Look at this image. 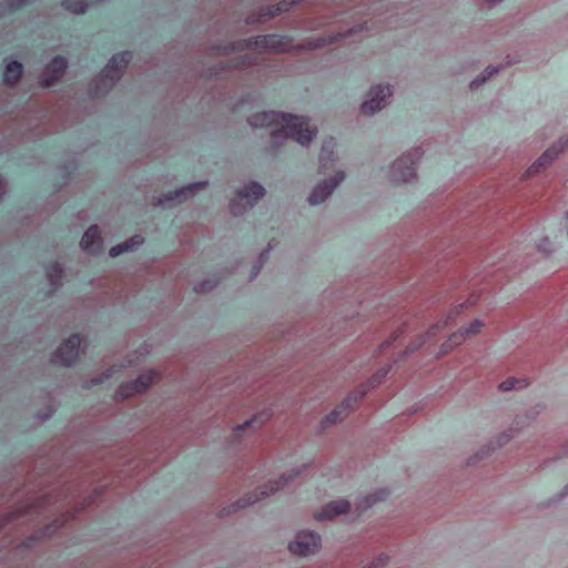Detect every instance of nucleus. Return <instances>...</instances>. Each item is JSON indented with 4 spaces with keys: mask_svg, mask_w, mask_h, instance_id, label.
I'll return each instance as SVG.
<instances>
[{
    "mask_svg": "<svg viewBox=\"0 0 568 568\" xmlns=\"http://www.w3.org/2000/svg\"><path fill=\"white\" fill-rule=\"evenodd\" d=\"M68 68V62L64 57H54L45 67V70L40 78V85L42 88L53 87L64 74Z\"/></svg>",
    "mask_w": 568,
    "mask_h": 568,
    "instance_id": "6e6552de",
    "label": "nucleus"
},
{
    "mask_svg": "<svg viewBox=\"0 0 568 568\" xmlns=\"http://www.w3.org/2000/svg\"><path fill=\"white\" fill-rule=\"evenodd\" d=\"M80 344L81 338L79 334L69 336L68 339L52 354V364L64 367L72 366L79 357Z\"/></svg>",
    "mask_w": 568,
    "mask_h": 568,
    "instance_id": "20e7f679",
    "label": "nucleus"
},
{
    "mask_svg": "<svg viewBox=\"0 0 568 568\" xmlns=\"http://www.w3.org/2000/svg\"><path fill=\"white\" fill-rule=\"evenodd\" d=\"M144 242V239L141 235H135L129 239L128 241L118 244L115 246H112L109 251V254L111 257H116L120 254L129 251H134L139 246H141Z\"/></svg>",
    "mask_w": 568,
    "mask_h": 568,
    "instance_id": "f3484780",
    "label": "nucleus"
},
{
    "mask_svg": "<svg viewBox=\"0 0 568 568\" xmlns=\"http://www.w3.org/2000/svg\"><path fill=\"white\" fill-rule=\"evenodd\" d=\"M156 377V372H146L140 375L135 381L122 384L116 395L121 398H128L134 394L143 393L153 384Z\"/></svg>",
    "mask_w": 568,
    "mask_h": 568,
    "instance_id": "0eeeda50",
    "label": "nucleus"
},
{
    "mask_svg": "<svg viewBox=\"0 0 568 568\" xmlns=\"http://www.w3.org/2000/svg\"><path fill=\"white\" fill-rule=\"evenodd\" d=\"M525 386H527V383L525 379H518L515 377H510V378L504 381L503 383H500L499 388L501 390H511L515 388H523Z\"/></svg>",
    "mask_w": 568,
    "mask_h": 568,
    "instance_id": "393cba45",
    "label": "nucleus"
},
{
    "mask_svg": "<svg viewBox=\"0 0 568 568\" xmlns=\"http://www.w3.org/2000/svg\"><path fill=\"white\" fill-rule=\"evenodd\" d=\"M329 40H335L336 38L329 37ZM333 41H329L328 43H332Z\"/></svg>",
    "mask_w": 568,
    "mask_h": 568,
    "instance_id": "e433bc0d",
    "label": "nucleus"
},
{
    "mask_svg": "<svg viewBox=\"0 0 568 568\" xmlns=\"http://www.w3.org/2000/svg\"><path fill=\"white\" fill-rule=\"evenodd\" d=\"M390 343H392L390 341L385 342V343L383 344V347H388V346L390 345Z\"/></svg>",
    "mask_w": 568,
    "mask_h": 568,
    "instance_id": "f704fd0d",
    "label": "nucleus"
},
{
    "mask_svg": "<svg viewBox=\"0 0 568 568\" xmlns=\"http://www.w3.org/2000/svg\"><path fill=\"white\" fill-rule=\"evenodd\" d=\"M371 98L365 101L362 106V113L366 115L374 114L386 104V99L392 95L389 85H377L372 88L369 92Z\"/></svg>",
    "mask_w": 568,
    "mask_h": 568,
    "instance_id": "1a4fd4ad",
    "label": "nucleus"
},
{
    "mask_svg": "<svg viewBox=\"0 0 568 568\" xmlns=\"http://www.w3.org/2000/svg\"><path fill=\"white\" fill-rule=\"evenodd\" d=\"M264 194L265 190L261 184L252 182L246 185L237 193L236 197L232 200L230 204L232 214L237 216L247 209H252L254 204L264 196Z\"/></svg>",
    "mask_w": 568,
    "mask_h": 568,
    "instance_id": "7ed1b4c3",
    "label": "nucleus"
},
{
    "mask_svg": "<svg viewBox=\"0 0 568 568\" xmlns=\"http://www.w3.org/2000/svg\"><path fill=\"white\" fill-rule=\"evenodd\" d=\"M62 7L77 14L85 13L88 10V3L84 0H63Z\"/></svg>",
    "mask_w": 568,
    "mask_h": 568,
    "instance_id": "4be33fe9",
    "label": "nucleus"
},
{
    "mask_svg": "<svg viewBox=\"0 0 568 568\" xmlns=\"http://www.w3.org/2000/svg\"><path fill=\"white\" fill-rule=\"evenodd\" d=\"M262 39H263V41H261V43L268 44V41H267V40H268L270 38L264 37V38H262ZM255 43H260V41H255Z\"/></svg>",
    "mask_w": 568,
    "mask_h": 568,
    "instance_id": "7c9ffc66",
    "label": "nucleus"
},
{
    "mask_svg": "<svg viewBox=\"0 0 568 568\" xmlns=\"http://www.w3.org/2000/svg\"><path fill=\"white\" fill-rule=\"evenodd\" d=\"M335 146H336V143L334 142V140L332 138L329 140L324 141V143L322 145V150H321V154H320V162H321L320 172L323 174H325L326 170L329 168L328 163H329V165H332L334 162L333 153H334Z\"/></svg>",
    "mask_w": 568,
    "mask_h": 568,
    "instance_id": "a211bd4d",
    "label": "nucleus"
},
{
    "mask_svg": "<svg viewBox=\"0 0 568 568\" xmlns=\"http://www.w3.org/2000/svg\"><path fill=\"white\" fill-rule=\"evenodd\" d=\"M211 290H212V286H209V282H205V283L201 284V287L199 291L204 293V292H209Z\"/></svg>",
    "mask_w": 568,
    "mask_h": 568,
    "instance_id": "c756f323",
    "label": "nucleus"
},
{
    "mask_svg": "<svg viewBox=\"0 0 568 568\" xmlns=\"http://www.w3.org/2000/svg\"><path fill=\"white\" fill-rule=\"evenodd\" d=\"M473 304H475V301H473V300L467 301V306L473 305Z\"/></svg>",
    "mask_w": 568,
    "mask_h": 568,
    "instance_id": "c9c22d12",
    "label": "nucleus"
},
{
    "mask_svg": "<svg viewBox=\"0 0 568 568\" xmlns=\"http://www.w3.org/2000/svg\"><path fill=\"white\" fill-rule=\"evenodd\" d=\"M349 503L344 499L331 501L325 506V508L321 513L315 514V519H332L337 515L346 514L349 510Z\"/></svg>",
    "mask_w": 568,
    "mask_h": 568,
    "instance_id": "4468645a",
    "label": "nucleus"
},
{
    "mask_svg": "<svg viewBox=\"0 0 568 568\" xmlns=\"http://www.w3.org/2000/svg\"><path fill=\"white\" fill-rule=\"evenodd\" d=\"M261 266H262L261 264L257 266H254V275H256L260 272Z\"/></svg>",
    "mask_w": 568,
    "mask_h": 568,
    "instance_id": "473e14b6",
    "label": "nucleus"
},
{
    "mask_svg": "<svg viewBox=\"0 0 568 568\" xmlns=\"http://www.w3.org/2000/svg\"><path fill=\"white\" fill-rule=\"evenodd\" d=\"M45 271L51 283L59 286L63 274L62 265L58 261H53L47 265Z\"/></svg>",
    "mask_w": 568,
    "mask_h": 568,
    "instance_id": "aec40b11",
    "label": "nucleus"
},
{
    "mask_svg": "<svg viewBox=\"0 0 568 568\" xmlns=\"http://www.w3.org/2000/svg\"><path fill=\"white\" fill-rule=\"evenodd\" d=\"M81 247L92 254H100L103 251V241L99 226H90L81 239Z\"/></svg>",
    "mask_w": 568,
    "mask_h": 568,
    "instance_id": "f8f14e48",
    "label": "nucleus"
},
{
    "mask_svg": "<svg viewBox=\"0 0 568 568\" xmlns=\"http://www.w3.org/2000/svg\"><path fill=\"white\" fill-rule=\"evenodd\" d=\"M568 146V139H560L556 145L546 150L539 159L528 169L527 175H532L539 172L541 168L547 166L551 161Z\"/></svg>",
    "mask_w": 568,
    "mask_h": 568,
    "instance_id": "9b49d317",
    "label": "nucleus"
},
{
    "mask_svg": "<svg viewBox=\"0 0 568 568\" xmlns=\"http://www.w3.org/2000/svg\"><path fill=\"white\" fill-rule=\"evenodd\" d=\"M497 72H498L497 68L487 67L485 70V74L481 78H478L470 83V89L471 90L477 89L479 85L485 83L487 79H489L491 75H494Z\"/></svg>",
    "mask_w": 568,
    "mask_h": 568,
    "instance_id": "a878e982",
    "label": "nucleus"
},
{
    "mask_svg": "<svg viewBox=\"0 0 568 568\" xmlns=\"http://www.w3.org/2000/svg\"><path fill=\"white\" fill-rule=\"evenodd\" d=\"M248 123L255 128H274L273 139L288 138L303 146L308 145L317 133L307 119L290 113L257 112L248 118Z\"/></svg>",
    "mask_w": 568,
    "mask_h": 568,
    "instance_id": "f257e3e1",
    "label": "nucleus"
},
{
    "mask_svg": "<svg viewBox=\"0 0 568 568\" xmlns=\"http://www.w3.org/2000/svg\"><path fill=\"white\" fill-rule=\"evenodd\" d=\"M385 375H387V371L383 372V374H381V376L378 375L377 377H374L371 382V386L372 387L376 386L381 382V378L384 377Z\"/></svg>",
    "mask_w": 568,
    "mask_h": 568,
    "instance_id": "c85d7f7f",
    "label": "nucleus"
},
{
    "mask_svg": "<svg viewBox=\"0 0 568 568\" xmlns=\"http://www.w3.org/2000/svg\"><path fill=\"white\" fill-rule=\"evenodd\" d=\"M132 59L133 53L131 51L115 53L102 70L95 85L94 95L102 97L108 93L120 79L122 71L128 67Z\"/></svg>",
    "mask_w": 568,
    "mask_h": 568,
    "instance_id": "f03ea898",
    "label": "nucleus"
},
{
    "mask_svg": "<svg viewBox=\"0 0 568 568\" xmlns=\"http://www.w3.org/2000/svg\"><path fill=\"white\" fill-rule=\"evenodd\" d=\"M463 307H464V304H459L458 306H456L455 310H453L449 313V315L443 323L439 322L435 327H432V331L429 332V334L434 335L435 333L433 331L436 329L437 327H439V325L446 326L448 324V322L454 318V316L458 315L459 310H462Z\"/></svg>",
    "mask_w": 568,
    "mask_h": 568,
    "instance_id": "cd10ccee",
    "label": "nucleus"
},
{
    "mask_svg": "<svg viewBox=\"0 0 568 568\" xmlns=\"http://www.w3.org/2000/svg\"><path fill=\"white\" fill-rule=\"evenodd\" d=\"M33 0H7V7L12 11H19L26 9L31 4Z\"/></svg>",
    "mask_w": 568,
    "mask_h": 568,
    "instance_id": "bb28decb",
    "label": "nucleus"
},
{
    "mask_svg": "<svg viewBox=\"0 0 568 568\" xmlns=\"http://www.w3.org/2000/svg\"><path fill=\"white\" fill-rule=\"evenodd\" d=\"M197 185H189L186 187H183L181 190H178L175 192H172L170 193L165 201L168 202H179L181 203L182 201L186 200L187 196L190 195H193L194 194V189L196 187Z\"/></svg>",
    "mask_w": 568,
    "mask_h": 568,
    "instance_id": "412c9836",
    "label": "nucleus"
},
{
    "mask_svg": "<svg viewBox=\"0 0 568 568\" xmlns=\"http://www.w3.org/2000/svg\"><path fill=\"white\" fill-rule=\"evenodd\" d=\"M23 67L18 61H11L7 64L6 70L3 72V82L9 85H14L19 82L22 75Z\"/></svg>",
    "mask_w": 568,
    "mask_h": 568,
    "instance_id": "6ab92c4d",
    "label": "nucleus"
},
{
    "mask_svg": "<svg viewBox=\"0 0 568 568\" xmlns=\"http://www.w3.org/2000/svg\"><path fill=\"white\" fill-rule=\"evenodd\" d=\"M336 36H337V37H341V36H343V34H342V33H337ZM348 36H352V34L349 33Z\"/></svg>",
    "mask_w": 568,
    "mask_h": 568,
    "instance_id": "4c0bfd02",
    "label": "nucleus"
},
{
    "mask_svg": "<svg viewBox=\"0 0 568 568\" xmlns=\"http://www.w3.org/2000/svg\"><path fill=\"white\" fill-rule=\"evenodd\" d=\"M320 546V535L313 531H300L295 540L290 542L288 549L292 554L305 557L316 552Z\"/></svg>",
    "mask_w": 568,
    "mask_h": 568,
    "instance_id": "39448f33",
    "label": "nucleus"
},
{
    "mask_svg": "<svg viewBox=\"0 0 568 568\" xmlns=\"http://www.w3.org/2000/svg\"><path fill=\"white\" fill-rule=\"evenodd\" d=\"M420 155L422 152L419 149H416L394 163L393 169L396 173L395 180L397 182H409L416 178V165Z\"/></svg>",
    "mask_w": 568,
    "mask_h": 568,
    "instance_id": "423d86ee",
    "label": "nucleus"
},
{
    "mask_svg": "<svg viewBox=\"0 0 568 568\" xmlns=\"http://www.w3.org/2000/svg\"><path fill=\"white\" fill-rule=\"evenodd\" d=\"M268 418V415L265 413L258 414L254 416L252 419L246 420L243 425H239L234 429V435L240 436L242 432L246 430L247 428L253 427L255 424H258L261 426L266 419Z\"/></svg>",
    "mask_w": 568,
    "mask_h": 568,
    "instance_id": "5701e85b",
    "label": "nucleus"
},
{
    "mask_svg": "<svg viewBox=\"0 0 568 568\" xmlns=\"http://www.w3.org/2000/svg\"><path fill=\"white\" fill-rule=\"evenodd\" d=\"M367 388V386H363L361 392H356L354 396H348L338 407H336V409L328 414L323 420L324 427L341 420L346 410L351 408L352 402H357L361 397H363Z\"/></svg>",
    "mask_w": 568,
    "mask_h": 568,
    "instance_id": "ddd939ff",
    "label": "nucleus"
},
{
    "mask_svg": "<svg viewBox=\"0 0 568 568\" xmlns=\"http://www.w3.org/2000/svg\"><path fill=\"white\" fill-rule=\"evenodd\" d=\"M344 179V172L338 171L336 172L334 178H331L329 180H326L323 183L317 184L308 197L310 203L320 204L324 202Z\"/></svg>",
    "mask_w": 568,
    "mask_h": 568,
    "instance_id": "9d476101",
    "label": "nucleus"
},
{
    "mask_svg": "<svg viewBox=\"0 0 568 568\" xmlns=\"http://www.w3.org/2000/svg\"><path fill=\"white\" fill-rule=\"evenodd\" d=\"M266 254H267V251L266 252H263L260 256V260H261V263L266 258Z\"/></svg>",
    "mask_w": 568,
    "mask_h": 568,
    "instance_id": "2f4dec72",
    "label": "nucleus"
},
{
    "mask_svg": "<svg viewBox=\"0 0 568 568\" xmlns=\"http://www.w3.org/2000/svg\"><path fill=\"white\" fill-rule=\"evenodd\" d=\"M113 375L112 373V369H110L106 374H105V378H111Z\"/></svg>",
    "mask_w": 568,
    "mask_h": 568,
    "instance_id": "72a5a7b5",
    "label": "nucleus"
},
{
    "mask_svg": "<svg viewBox=\"0 0 568 568\" xmlns=\"http://www.w3.org/2000/svg\"><path fill=\"white\" fill-rule=\"evenodd\" d=\"M483 327V323L478 320H475L470 326L465 331V333H454L449 336L448 341L443 344L442 346V353L446 354L449 349H452L454 346L462 343V341L465 338V335H473L479 332V329Z\"/></svg>",
    "mask_w": 568,
    "mask_h": 568,
    "instance_id": "2eb2a0df",
    "label": "nucleus"
},
{
    "mask_svg": "<svg viewBox=\"0 0 568 568\" xmlns=\"http://www.w3.org/2000/svg\"><path fill=\"white\" fill-rule=\"evenodd\" d=\"M387 495H388L387 491L379 490L376 494H373V495H369V496L365 497L364 500L359 505L361 510H366L367 508H369L373 505H375V503L377 500H384Z\"/></svg>",
    "mask_w": 568,
    "mask_h": 568,
    "instance_id": "b1692460",
    "label": "nucleus"
},
{
    "mask_svg": "<svg viewBox=\"0 0 568 568\" xmlns=\"http://www.w3.org/2000/svg\"><path fill=\"white\" fill-rule=\"evenodd\" d=\"M282 480L281 481H275V483H270V485L263 487L260 491V494H253L252 496H250L248 498H241L236 501V508H244L248 505H252V504H255L257 503L258 500L270 496L271 494L277 491L281 487H282Z\"/></svg>",
    "mask_w": 568,
    "mask_h": 568,
    "instance_id": "dca6fc26",
    "label": "nucleus"
}]
</instances>
